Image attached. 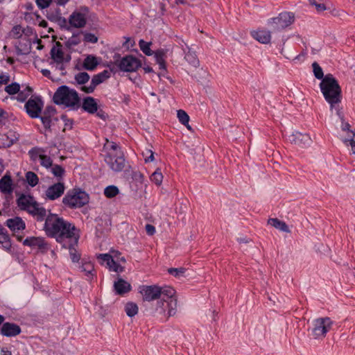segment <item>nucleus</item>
<instances>
[{
    "label": "nucleus",
    "instance_id": "1",
    "mask_svg": "<svg viewBox=\"0 0 355 355\" xmlns=\"http://www.w3.org/2000/svg\"><path fill=\"white\" fill-rule=\"evenodd\" d=\"M44 230L49 236L55 238L59 243L69 239L76 243L80 237L79 230L73 224L54 214L46 217Z\"/></svg>",
    "mask_w": 355,
    "mask_h": 355
},
{
    "label": "nucleus",
    "instance_id": "2",
    "mask_svg": "<svg viewBox=\"0 0 355 355\" xmlns=\"http://www.w3.org/2000/svg\"><path fill=\"white\" fill-rule=\"evenodd\" d=\"M320 88L324 99L330 105V110H335L336 114L340 116L342 92L337 80L333 75L327 74L320 83Z\"/></svg>",
    "mask_w": 355,
    "mask_h": 355
},
{
    "label": "nucleus",
    "instance_id": "3",
    "mask_svg": "<svg viewBox=\"0 0 355 355\" xmlns=\"http://www.w3.org/2000/svg\"><path fill=\"white\" fill-rule=\"evenodd\" d=\"M103 152L104 161L110 169L115 172H120L124 168L125 166L124 155L118 144L106 139Z\"/></svg>",
    "mask_w": 355,
    "mask_h": 355
},
{
    "label": "nucleus",
    "instance_id": "4",
    "mask_svg": "<svg viewBox=\"0 0 355 355\" xmlns=\"http://www.w3.org/2000/svg\"><path fill=\"white\" fill-rule=\"evenodd\" d=\"M53 99L55 104L64 105L73 110L78 108L80 103L77 92L65 85L58 88Z\"/></svg>",
    "mask_w": 355,
    "mask_h": 355
},
{
    "label": "nucleus",
    "instance_id": "5",
    "mask_svg": "<svg viewBox=\"0 0 355 355\" xmlns=\"http://www.w3.org/2000/svg\"><path fill=\"white\" fill-rule=\"evenodd\" d=\"M144 300L150 302L155 300H162L164 296H171L173 293V288L170 286L160 287L157 285L142 286L139 288Z\"/></svg>",
    "mask_w": 355,
    "mask_h": 355
},
{
    "label": "nucleus",
    "instance_id": "6",
    "mask_svg": "<svg viewBox=\"0 0 355 355\" xmlns=\"http://www.w3.org/2000/svg\"><path fill=\"white\" fill-rule=\"evenodd\" d=\"M97 259L101 265H105L111 271L121 272L124 270L123 264L125 263V259L118 251H112V254H100Z\"/></svg>",
    "mask_w": 355,
    "mask_h": 355
},
{
    "label": "nucleus",
    "instance_id": "7",
    "mask_svg": "<svg viewBox=\"0 0 355 355\" xmlns=\"http://www.w3.org/2000/svg\"><path fill=\"white\" fill-rule=\"evenodd\" d=\"M89 202V196L80 189H72L69 191L62 198V203L71 209L79 208Z\"/></svg>",
    "mask_w": 355,
    "mask_h": 355
},
{
    "label": "nucleus",
    "instance_id": "8",
    "mask_svg": "<svg viewBox=\"0 0 355 355\" xmlns=\"http://www.w3.org/2000/svg\"><path fill=\"white\" fill-rule=\"evenodd\" d=\"M156 310L160 313L166 312L168 317L174 316L177 313V298L175 291L171 296H164L162 300H158Z\"/></svg>",
    "mask_w": 355,
    "mask_h": 355
},
{
    "label": "nucleus",
    "instance_id": "9",
    "mask_svg": "<svg viewBox=\"0 0 355 355\" xmlns=\"http://www.w3.org/2000/svg\"><path fill=\"white\" fill-rule=\"evenodd\" d=\"M333 321L328 317L319 318L312 322L311 334L315 338H324L330 331Z\"/></svg>",
    "mask_w": 355,
    "mask_h": 355
},
{
    "label": "nucleus",
    "instance_id": "10",
    "mask_svg": "<svg viewBox=\"0 0 355 355\" xmlns=\"http://www.w3.org/2000/svg\"><path fill=\"white\" fill-rule=\"evenodd\" d=\"M115 64L122 71L134 72L141 67V62L136 57L130 55L116 60Z\"/></svg>",
    "mask_w": 355,
    "mask_h": 355
},
{
    "label": "nucleus",
    "instance_id": "11",
    "mask_svg": "<svg viewBox=\"0 0 355 355\" xmlns=\"http://www.w3.org/2000/svg\"><path fill=\"white\" fill-rule=\"evenodd\" d=\"M295 16L291 12H282L277 17L271 18L268 23L274 30L284 29L294 21Z\"/></svg>",
    "mask_w": 355,
    "mask_h": 355
},
{
    "label": "nucleus",
    "instance_id": "12",
    "mask_svg": "<svg viewBox=\"0 0 355 355\" xmlns=\"http://www.w3.org/2000/svg\"><path fill=\"white\" fill-rule=\"evenodd\" d=\"M89 9L86 6L80 7L73 12L69 17V24L74 28H83L87 22Z\"/></svg>",
    "mask_w": 355,
    "mask_h": 355
},
{
    "label": "nucleus",
    "instance_id": "13",
    "mask_svg": "<svg viewBox=\"0 0 355 355\" xmlns=\"http://www.w3.org/2000/svg\"><path fill=\"white\" fill-rule=\"evenodd\" d=\"M44 103L39 97H31L25 104L27 114L31 118H37L42 112Z\"/></svg>",
    "mask_w": 355,
    "mask_h": 355
},
{
    "label": "nucleus",
    "instance_id": "14",
    "mask_svg": "<svg viewBox=\"0 0 355 355\" xmlns=\"http://www.w3.org/2000/svg\"><path fill=\"white\" fill-rule=\"evenodd\" d=\"M51 58L60 66L61 70L64 69L62 63L64 62H68L71 58L70 56L64 57V53L62 50V46L60 42H56L55 44L51 49Z\"/></svg>",
    "mask_w": 355,
    "mask_h": 355
},
{
    "label": "nucleus",
    "instance_id": "15",
    "mask_svg": "<svg viewBox=\"0 0 355 355\" xmlns=\"http://www.w3.org/2000/svg\"><path fill=\"white\" fill-rule=\"evenodd\" d=\"M65 191L64 182H58L50 185L44 192V198L49 200H55L61 197Z\"/></svg>",
    "mask_w": 355,
    "mask_h": 355
},
{
    "label": "nucleus",
    "instance_id": "16",
    "mask_svg": "<svg viewBox=\"0 0 355 355\" xmlns=\"http://www.w3.org/2000/svg\"><path fill=\"white\" fill-rule=\"evenodd\" d=\"M110 72L107 70H104L103 71L94 75L92 77L90 85L89 86H83L81 87V90L88 94L93 92L96 87L104 82L110 77Z\"/></svg>",
    "mask_w": 355,
    "mask_h": 355
},
{
    "label": "nucleus",
    "instance_id": "17",
    "mask_svg": "<svg viewBox=\"0 0 355 355\" xmlns=\"http://www.w3.org/2000/svg\"><path fill=\"white\" fill-rule=\"evenodd\" d=\"M23 244L31 248H37L43 251L47 249V243L44 239L41 237H28L23 241Z\"/></svg>",
    "mask_w": 355,
    "mask_h": 355
},
{
    "label": "nucleus",
    "instance_id": "18",
    "mask_svg": "<svg viewBox=\"0 0 355 355\" xmlns=\"http://www.w3.org/2000/svg\"><path fill=\"white\" fill-rule=\"evenodd\" d=\"M37 203V202L35 198L31 196L23 194L17 199V205L19 208L22 210L26 211L27 212H28V211Z\"/></svg>",
    "mask_w": 355,
    "mask_h": 355
},
{
    "label": "nucleus",
    "instance_id": "19",
    "mask_svg": "<svg viewBox=\"0 0 355 355\" xmlns=\"http://www.w3.org/2000/svg\"><path fill=\"white\" fill-rule=\"evenodd\" d=\"M290 140L295 144L302 147L309 146L311 143V139L309 135L302 134L299 132L293 133L290 137Z\"/></svg>",
    "mask_w": 355,
    "mask_h": 355
},
{
    "label": "nucleus",
    "instance_id": "20",
    "mask_svg": "<svg viewBox=\"0 0 355 355\" xmlns=\"http://www.w3.org/2000/svg\"><path fill=\"white\" fill-rule=\"evenodd\" d=\"M6 224L14 233L23 230L26 227L24 221L19 217L9 218L6 220Z\"/></svg>",
    "mask_w": 355,
    "mask_h": 355
},
{
    "label": "nucleus",
    "instance_id": "21",
    "mask_svg": "<svg viewBox=\"0 0 355 355\" xmlns=\"http://www.w3.org/2000/svg\"><path fill=\"white\" fill-rule=\"evenodd\" d=\"M28 213L33 216L37 221L46 220L48 216L46 209L38 202Z\"/></svg>",
    "mask_w": 355,
    "mask_h": 355
},
{
    "label": "nucleus",
    "instance_id": "22",
    "mask_svg": "<svg viewBox=\"0 0 355 355\" xmlns=\"http://www.w3.org/2000/svg\"><path fill=\"white\" fill-rule=\"evenodd\" d=\"M251 35L254 39L262 44H268L271 40L270 31L265 29L252 31Z\"/></svg>",
    "mask_w": 355,
    "mask_h": 355
},
{
    "label": "nucleus",
    "instance_id": "23",
    "mask_svg": "<svg viewBox=\"0 0 355 355\" xmlns=\"http://www.w3.org/2000/svg\"><path fill=\"white\" fill-rule=\"evenodd\" d=\"M1 332L6 336H15L21 332V329L15 324L6 322L3 324Z\"/></svg>",
    "mask_w": 355,
    "mask_h": 355
},
{
    "label": "nucleus",
    "instance_id": "24",
    "mask_svg": "<svg viewBox=\"0 0 355 355\" xmlns=\"http://www.w3.org/2000/svg\"><path fill=\"white\" fill-rule=\"evenodd\" d=\"M182 47V50L185 54L184 59L192 66L194 67H197L199 66V60L197 58V55L195 51H191L188 46L186 45V47L184 48L183 46L180 44Z\"/></svg>",
    "mask_w": 355,
    "mask_h": 355
},
{
    "label": "nucleus",
    "instance_id": "25",
    "mask_svg": "<svg viewBox=\"0 0 355 355\" xmlns=\"http://www.w3.org/2000/svg\"><path fill=\"white\" fill-rule=\"evenodd\" d=\"M12 181L10 175H5L0 180V191L5 194H10L12 192Z\"/></svg>",
    "mask_w": 355,
    "mask_h": 355
},
{
    "label": "nucleus",
    "instance_id": "26",
    "mask_svg": "<svg viewBox=\"0 0 355 355\" xmlns=\"http://www.w3.org/2000/svg\"><path fill=\"white\" fill-rule=\"evenodd\" d=\"M99 63L100 60L97 57L93 55H87L83 60V67L86 70L93 71L96 68Z\"/></svg>",
    "mask_w": 355,
    "mask_h": 355
},
{
    "label": "nucleus",
    "instance_id": "27",
    "mask_svg": "<svg viewBox=\"0 0 355 355\" xmlns=\"http://www.w3.org/2000/svg\"><path fill=\"white\" fill-rule=\"evenodd\" d=\"M114 286L116 293L119 295L126 293L131 289L130 284L121 278L114 282Z\"/></svg>",
    "mask_w": 355,
    "mask_h": 355
},
{
    "label": "nucleus",
    "instance_id": "28",
    "mask_svg": "<svg viewBox=\"0 0 355 355\" xmlns=\"http://www.w3.org/2000/svg\"><path fill=\"white\" fill-rule=\"evenodd\" d=\"M0 244L1 247L6 250H10L11 248V243L7 231L0 225Z\"/></svg>",
    "mask_w": 355,
    "mask_h": 355
},
{
    "label": "nucleus",
    "instance_id": "29",
    "mask_svg": "<svg viewBox=\"0 0 355 355\" xmlns=\"http://www.w3.org/2000/svg\"><path fill=\"white\" fill-rule=\"evenodd\" d=\"M25 19L26 21L33 20L34 24H38V25L41 27H46L48 25V22L43 19L39 15L35 14L34 12H26L25 13Z\"/></svg>",
    "mask_w": 355,
    "mask_h": 355
},
{
    "label": "nucleus",
    "instance_id": "30",
    "mask_svg": "<svg viewBox=\"0 0 355 355\" xmlns=\"http://www.w3.org/2000/svg\"><path fill=\"white\" fill-rule=\"evenodd\" d=\"M83 107L85 110L89 113H94L97 111V104L92 97H87L85 98Z\"/></svg>",
    "mask_w": 355,
    "mask_h": 355
},
{
    "label": "nucleus",
    "instance_id": "31",
    "mask_svg": "<svg viewBox=\"0 0 355 355\" xmlns=\"http://www.w3.org/2000/svg\"><path fill=\"white\" fill-rule=\"evenodd\" d=\"M268 224L271 226L278 229L284 232H290V230L288 225L284 221L279 220L277 218H270L268 220Z\"/></svg>",
    "mask_w": 355,
    "mask_h": 355
},
{
    "label": "nucleus",
    "instance_id": "32",
    "mask_svg": "<svg viewBox=\"0 0 355 355\" xmlns=\"http://www.w3.org/2000/svg\"><path fill=\"white\" fill-rule=\"evenodd\" d=\"M44 153V149L38 147L33 148L28 151L31 159L33 161H36L37 159L40 160Z\"/></svg>",
    "mask_w": 355,
    "mask_h": 355
},
{
    "label": "nucleus",
    "instance_id": "33",
    "mask_svg": "<svg viewBox=\"0 0 355 355\" xmlns=\"http://www.w3.org/2000/svg\"><path fill=\"white\" fill-rule=\"evenodd\" d=\"M125 311L129 317H133L138 313V306L134 302H128L125 305Z\"/></svg>",
    "mask_w": 355,
    "mask_h": 355
},
{
    "label": "nucleus",
    "instance_id": "34",
    "mask_svg": "<svg viewBox=\"0 0 355 355\" xmlns=\"http://www.w3.org/2000/svg\"><path fill=\"white\" fill-rule=\"evenodd\" d=\"M26 179L28 184L31 187H35L37 184L39 178L37 175L31 171H28L26 174Z\"/></svg>",
    "mask_w": 355,
    "mask_h": 355
},
{
    "label": "nucleus",
    "instance_id": "35",
    "mask_svg": "<svg viewBox=\"0 0 355 355\" xmlns=\"http://www.w3.org/2000/svg\"><path fill=\"white\" fill-rule=\"evenodd\" d=\"M25 31L21 26H15L12 28L10 32V36L13 38H21L23 37Z\"/></svg>",
    "mask_w": 355,
    "mask_h": 355
},
{
    "label": "nucleus",
    "instance_id": "36",
    "mask_svg": "<svg viewBox=\"0 0 355 355\" xmlns=\"http://www.w3.org/2000/svg\"><path fill=\"white\" fill-rule=\"evenodd\" d=\"M150 42H145L143 40H141L139 42V46L140 49L146 55H151L153 53V51L150 48Z\"/></svg>",
    "mask_w": 355,
    "mask_h": 355
},
{
    "label": "nucleus",
    "instance_id": "37",
    "mask_svg": "<svg viewBox=\"0 0 355 355\" xmlns=\"http://www.w3.org/2000/svg\"><path fill=\"white\" fill-rule=\"evenodd\" d=\"M119 193V189L114 185L108 186L104 189V195L109 198L115 197Z\"/></svg>",
    "mask_w": 355,
    "mask_h": 355
},
{
    "label": "nucleus",
    "instance_id": "38",
    "mask_svg": "<svg viewBox=\"0 0 355 355\" xmlns=\"http://www.w3.org/2000/svg\"><path fill=\"white\" fill-rule=\"evenodd\" d=\"M165 53L163 51H157L155 53V57L156 58V62L159 66L160 69H165V60H164Z\"/></svg>",
    "mask_w": 355,
    "mask_h": 355
},
{
    "label": "nucleus",
    "instance_id": "39",
    "mask_svg": "<svg viewBox=\"0 0 355 355\" xmlns=\"http://www.w3.org/2000/svg\"><path fill=\"white\" fill-rule=\"evenodd\" d=\"M32 89L30 87H26L24 90H21L17 93V99L19 101H24L31 94Z\"/></svg>",
    "mask_w": 355,
    "mask_h": 355
},
{
    "label": "nucleus",
    "instance_id": "40",
    "mask_svg": "<svg viewBox=\"0 0 355 355\" xmlns=\"http://www.w3.org/2000/svg\"><path fill=\"white\" fill-rule=\"evenodd\" d=\"M150 180L157 185H160L163 180V175L159 168H157L150 176Z\"/></svg>",
    "mask_w": 355,
    "mask_h": 355
},
{
    "label": "nucleus",
    "instance_id": "41",
    "mask_svg": "<svg viewBox=\"0 0 355 355\" xmlns=\"http://www.w3.org/2000/svg\"><path fill=\"white\" fill-rule=\"evenodd\" d=\"M81 270L85 273L88 278H90V277L93 276L94 266L91 262H85L82 265Z\"/></svg>",
    "mask_w": 355,
    "mask_h": 355
},
{
    "label": "nucleus",
    "instance_id": "42",
    "mask_svg": "<svg viewBox=\"0 0 355 355\" xmlns=\"http://www.w3.org/2000/svg\"><path fill=\"white\" fill-rule=\"evenodd\" d=\"M312 67H313V71L315 77L317 79L322 80L324 78V73H323L322 69L320 67V66L318 64V63H317L316 62H314L312 64Z\"/></svg>",
    "mask_w": 355,
    "mask_h": 355
},
{
    "label": "nucleus",
    "instance_id": "43",
    "mask_svg": "<svg viewBox=\"0 0 355 355\" xmlns=\"http://www.w3.org/2000/svg\"><path fill=\"white\" fill-rule=\"evenodd\" d=\"M20 86L18 83H12L5 87V91L10 95L16 94L19 92Z\"/></svg>",
    "mask_w": 355,
    "mask_h": 355
},
{
    "label": "nucleus",
    "instance_id": "44",
    "mask_svg": "<svg viewBox=\"0 0 355 355\" xmlns=\"http://www.w3.org/2000/svg\"><path fill=\"white\" fill-rule=\"evenodd\" d=\"M89 76L87 72H80L75 76L76 81L80 84H85L89 80Z\"/></svg>",
    "mask_w": 355,
    "mask_h": 355
},
{
    "label": "nucleus",
    "instance_id": "45",
    "mask_svg": "<svg viewBox=\"0 0 355 355\" xmlns=\"http://www.w3.org/2000/svg\"><path fill=\"white\" fill-rule=\"evenodd\" d=\"M51 171L54 176L57 178H62L64 173V169L60 165H52Z\"/></svg>",
    "mask_w": 355,
    "mask_h": 355
},
{
    "label": "nucleus",
    "instance_id": "46",
    "mask_svg": "<svg viewBox=\"0 0 355 355\" xmlns=\"http://www.w3.org/2000/svg\"><path fill=\"white\" fill-rule=\"evenodd\" d=\"M177 116H178V118L180 122L182 124H187L189 123V116L187 114V112H184V110H178V113H177Z\"/></svg>",
    "mask_w": 355,
    "mask_h": 355
},
{
    "label": "nucleus",
    "instance_id": "47",
    "mask_svg": "<svg viewBox=\"0 0 355 355\" xmlns=\"http://www.w3.org/2000/svg\"><path fill=\"white\" fill-rule=\"evenodd\" d=\"M84 39L83 40L85 42H89L92 44H95L98 42V37L93 33H84Z\"/></svg>",
    "mask_w": 355,
    "mask_h": 355
},
{
    "label": "nucleus",
    "instance_id": "48",
    "mask_svg": "<svg viewBox=\"0 0 355 355\" xmlns=\"http://www.w3.org/2000/svg\"><path fill=\"white\" fill-rule=\"evenodd\" d=\"M40 164L46 168H51L53 165L52 159L50 157L44 155L40 159Z\"/></svg>",
    "mask_w": 355,
    "mask_h": 355
},
{
    "label": "nucleus",
    "instance_id": "49",
    "mask_svg": "<svg viewBox=\"0 0 355 355\" xmlns=\"http://www.w3.org/2000/svg\"><path fill=\"white\" fill-rule=\"evenodd\" d=\"M351 134L352 135V138H350V139H345L344 140V143L347 146H351L352 152L355 155V134L354 132H351Z\"/></svg>",
    "mask_w": 355,
    "mask_h": 355
},
{
    "label": "nucleus",
    "instance_id": "50",
    "mask_svg": "<svg viewBox=\"0 0 355 355\" xmlns=\"http://www.w3.org/2000/svg\"><path fill=\"white\" fill-rule=\"evenodd\" d=\"M184 272H185V269L183 268H172L168 269V272L175 277L182 276L183 274L184 273Z\"/></svg>",
    "mask_w": 355,
    "mask_h": 355
},
{
    "label": "nucleus",
    "instance_id": "51",
    "mask_svg": "<svg viewBox=\"0 0 355 355\" xmlns=\"http://www.w3.org/2000/svg\"><path fill=\"white\" fill-rule=\"evenodd\" d=\"M41 121L45 128H49L51 127V115H44L43 114L40 117Z\"/></svg>",
    "mask_w": 355,
    "mask_h": 355
},
{
    "label": "nucleus",
    "instance_id": "52",
    "mask_svg": "<svg viewBox=\"0 0 355 355\" xmlns=\"http://www.w3.org/2000/svg\"><path fill=\"white\" fill-rule=\"evenodd\" d=\"M35 2L40 8L44 9L50 6L52 0H35Z\"/></svg>",
    "mask_w": 355,
    "mask_h": 355
},
{
    "label": "nucleus",
    "instance_id": "53",
    "mask_svg": "<svg viewBox=\"0 0 355 355\" xmlns=\"http://www.w3.org/2000/svg\"><path fill=\"white\" fill-rule=\"evenodd\" d=\"M10 82V76L8 73L0 74V85H7Z\"/></svg>",
    "mask_w": 355,
    "mask_h": 355
},
{
    "label": "nucleus",
    "instance_id": "54",
    "mask_svg": "<svg viewBox=\"0 0 355 355\" xmlns=\"http://www.w3.org/2000/svg\"><path fill=\"white\" fill-rule=\"evenodd\" d=\"M70 257L73 262H78L80 259V255L73 248H70Z\"/></svg>",
    "mask_w": 355,
    "mask_h": 355
},
{
    "label": "nucleus",
    "instance_id": "55",
    "mask_svg": "<svg viewBox=\"0 0 355 355\" xmlns=\"http://www.w3.org/2000/svg\"><path fill=\"white\" fill-rule=\"evenodd\" d=\"M145 229H146V233L148 235H150V236L153 235L155 232V227L150 224H147L145 227Z\"/></svg>",
    "mask_w": 355,
    "mask_h": 355
},
{
    "label": "nucleus",
    "instance_id": "56",
    "mask_svg": "<svg viewBox=\"0 0 355 355\" xmlns=\"http://www.w3.org/2000/svg\"><path fill=\"white\" fill-rule=\"evenodd\" d=\"M55 112V109L52 106L46 107L43 114L53 116Z\"/></svg>",
    "mask_w": 355,
    "mask_h": 355
},
{
    "label": "nucleus",
    "instance_id": "57",
    "mask_svg": "<svg viewBox=\"0 0 355 355\" xmlns=\"http://www.w3.org/2000/svg\"><path fill=\"white\" fill-rule=\"evenodd\" d=\"M67 43L70 45H76L79 42L77 40L76 37H72L68 40Z\"/></svg>",
    "mask_w": 355,
    "mask_h": 355
},
{
    "label": "nucleus",
    "instance_id": "58",
    "mask_svg": "<svg viewBox=\"0 0 355 355\" xmlns=\"http://www.w3.org/2000/svg\"><path fill=\"white\" fill-rule=\"evenodd\" d=\"M24 30L25 31V33H24V35L25 36H28L33 34V29L30 27H26V28H24Z\"/></svg>",
    "mask_w": 355,
    "mask_h": 355
},
{
    "label": "nucleus",
    "instance_id": "59",
    "mask_svg": "<svg viewBox=\"0 0 355 355\" xmlns=\"http://www.w3.org/2000/svg\"><path fill=\"white\" fill-rule=\"evenodd\" d=\"M41 72L43 76L46 77H50L51 71L49 69H42Z\"/></svg>",
    "mask_w": 355,
    "mask_h": 355
},
{
    "label": "nucleus",
    "instance_id": "60",
    "mask_svg": "<svg viewBox=\"0 0 355 355\" xmlns=\"http://www.w3.org/2000/svg\"><path fill=\"white\" fill-rule=\"evenodd\" d=\"M69 0H55V2L59 6H64Z\"/></svg>",
    "mask_w": 355,
    "mask_h": 355
},
{
    "label": "nucleus",
    "instance_id": "61",
    "mask_svg": "<svg viewBox=\"0 0 355 355\" xmlns=\"http://www.w3.org/2000/svg\"><path fill=\"white\" fill-rule=\"evenodd\" d=\"M1 355H12V353L10 351L3 348V349H1Z\"/></svg>",
    "mask_w": 355,
    "mask_h": 355
},
{
    "label": "nucleus",
    "instance_id": "62",
    "mask_svg": "<svg viewBox=\"0 0 355 355\" xmlns=\"http://www.w3.org/2000/svg\"><path fill=\"white\" fill-rule=\"evenodd\" d=\"M149 153H150V155L148 157L145 159L146 162H152L154 159L153 153L151 150H150Z\"/></svg>",
    "mask_w": 355,
    "mask_h": 355
},
{
    "label": "nucleus",
    "instance_id": "63",
    "mask_svg": "<svg viewBox=\"0 0 355 355\" xmlns=\"http://www.w3.org/2000/svg\"><path fill=\"white\" fill-rule=\"evenodd\" d=\"M7 116V112H5L3 110H0V119H6Z\"/></svg>",
    "mask_w": 355,
    "mask_h": 355
},
{
    "label": "nucleus",
    "instance_id": "64",
    "mask_svg": "<svg viewBox=\"0 0 355 355\" xmlns=\"http://www.w3.org/2000/svg\"><path fill=\"white\" fill-rule=\"evenodd\" d=\"M25 6H26V10H29V11H32L33 9V7H34V6L31 3H26Z\"/></svg>",
    "mask_w": 355,
    "mask_h": 355
}]
</instances>
